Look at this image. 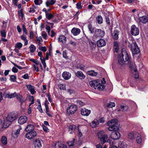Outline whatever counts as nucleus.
Here are the masks:
<instances>
[{
    "label": "nucleus",
    "instance_id": "nucleus-19",
    "mask_svg": "<svg viewBox=\"0 0 148 148\" xmlns=\"http://www.w3.org/2000/svg\"><path fill=\"white\" fill-rule=\"evenodd\" d=\"M80 30L78 28H73L71 30V32L74 36H77L79 34L80 32Z\"/></svg>",
    "mask_w": 148,
    "mask_h": 148
},
{
    "label": "nucleus",
    "instance_id": "nucleus-4",
    "mask_svg": "<svg viewBox=\"0 0 148 148\" xmlns=\"http://www.w3.org/2000/svg\"><path fill=\"white\" fill-rule=\"evenodd\" d=\"M98 138L100 140L102 144L108 141V136L107 134L104 133L103 131H99L97 134Z\"/></svg>",
    "mask_w": 148,
    "mask_h": 148
},
{
    "label": "nucleus",
    "instance_id": "nucleus-21",
    "mask_svg": "<svg viewBox=\"0 0 148 148\" xmlns=\"http://www.w3.org/2000/svg\"><path fill=\"white\" fill-rule=\"evenodd\" d=\"M99 124V121L97 119H95L90 123V125L92 128L96 127Z\"/></svg>",
    "mask_w": 148,
    "mask_h": 148
},
{
    "label": "nucleus",
    "instance_id": "nucleus-10",
    "mask_svg": "<svg viewBox=\"0 0 148 148\" xmlns=\"http://www.w3.org/2000/svg\"><path fill=\"white\" fill-rule=\"evenodd\" d=\"M95 35L97 36H100L103 37L105 35V33L104 31L100 29H97L95 32Z\"/></svg>",
    "mask_w": 148,
    "mask_h": 148
},
{
    "label": "nucleus",
    "instance_id": "nucleus-56",
    "mask_svg": "<svg viewBox=\"0 0 148 148\" xmlns=\"http://www.w3.org/2000/svg\"><path fill=\"white\" fill-rule=\"evenodd\" d=\"M59 86L60 89L64 90L65 89V86L64 84H61L59 85Z\"/></svg>",
    "mask_w": 148,
    "mask_h": 148
},
{
    "label": "nucleus",
    "instance_id": "nucleus-28",
    "mask_svg": "<svg viewBox=\"0 0 148 148\" xmlns=\"http://www.w3.org/2000/svg\"><path fill=\"white\" fill-rule=\"evenodd\" d=\"M118 43L117 42L115 41L114 42L113 49L114 51L115 52H117L119 49V47H118Z\"/></svg>",
    "mask_w": 148,
    "mask_h": 148
},
{
    "label": "nucleus",
    "instance_id": "nucleus-58",
    "mask_svg": "<svg viewBox=\"0 0 148 148\" xmlns=\"http://www.w3.org/2000/svg\"><path fill=\"white\" fill-rule=\"evenodd\" d=\"M121 109H122V111H126L128 109L127 107L126 106H121Z\"/></svg>",
    "mask_w": 148,
    "mask_h": 148
},
{
    "label": "nucleus",
    "instance_id": "nucleus-44",
    "mask_svg": "<svg viewBox=\"0 0 148 148\" xmlns=\"http://www.w3.org/2000/svg\"><path fill=\"white\" fill-rule=\"evenodd\" d=\"M115 103L114 102H110V103L107 104V106L109 108H112L115 106Z\"/></svg>",
    "mask_w": 148,
    "mask_h": 148
},
{
    "label": "nucleus",
    "instance_id": "nucleus-60",
    "mask_svg": "<svg viewBox=\"0 0 148 148\" xmlns=\"http://www.w3.org/2000/svg\"><path fill=\"white\" fill-rule=\"evenodd\" d=\"M16 47L19 48H20L22 46V44L21 42H18L16 44Z\"/></svg>",
    "mask_w": 148,
    "mask_h": 148
},
{
    "label": "nucleus",
    "instance_id": "nucleus-51",
    "mask_svg": "<svg viewBox=\"0 0 148 148\" xmlns=\"http://www.w3.org/2000/svg\"><path fill=\"white\" fill-rule=\"evenodd\" d=\"M134 77L135 78H137L139 77V75L137 72V70L136 69H135L134 70Z\"/></svg>",
    "mask_w": 148,
    "mask_h": 148
},
{
    "label": "nucleus",
    "instance_id": "nucleus-59",
    "mask_svg": "<svg viewBox=\"0 0 148 148\" xmlns=\"http://www.w3.org/2000/svg\"><path fill=\"white\" fill-rule=\"evenodd\" d=\"M42 37L45 39H46L47 37V35L46 33L45 32H42Z\"/></svg>",
    "mask_w": 148,
    "mask_h": 148
},
{
    "label": "nucleus",
    "instance_id": "nucleus-35",
    "mask_svg": "<svg viewBox=\"0 0 148 148\" xmlns=\"http://www.w3.org/2000/svg\"><path fill=\"white\" fill-rule=\"evenodd\" d=\"M17 99L19 100L21 103H23L24 102V99L23 96L20 95H18L17 94V95L16 96Z\"/></svg>",
    "mask_w": 148,
    "mask_h": 148
},
{
    "label": "nucleus",
    "instance_id": "nucleus-53",
    "mask_svg": "<svg viewBox=\"0 0 148 148\" xmlns=\"http://www.w3.org/2000/svg\"><path fill=\"white\" fill-rule=\"evenodd\" d=\"M42 127L44 131L46 132H49V130L45 125H42Z\"/></svg>",
    "mask_w": 148,
    "mask_h": 148
},
{
    "label": "nucleus",
    "instance_id": "nucleus-8",
    "mask_svg": "<svg viewBox=\"0 0 148 148\" xmlns=\"http://www.w3.org/2000/svg\"><path fill=\"white\" fill-rule=\"evenodd\" d=\"M77 106L75 105H71L67 109V112L71 114H74L77 110Z\"/></svg>",
    "mask_w": 148,
    "mask_h": 148
},
{
    "label": "nucleus",
    "instance_id": "nucleus-7",
    "mask_svg": "<svg viewBox=\"0 0 148 148\" xmlns=\"http://www.w3.org/2000/svg\"><path fill=\"white\" fill-rule=\"evenodd\" d=\"M113 131L110 134V138L114 140L119 139L121 136L120 133L116 131Z\"/></svg>",
    "mask_w": 148,
    "mask_h": 148
},
{
    "label": "nucleus",
    "instance_id": "nucleus-32",
    "mask_svg": "<svg viewBox=\"0 0 148 148\" xmlns=\"http://www.w3.org/2000/svg\"><path fill=\"white\" fill-rule=\"evenodd\" d=\"M66 40V37L64 36H60L58 38L59 41L62 42H65Z\"/></svg>",
    "mask_w": 148,
    "mask_h": 148
},
{
    "label": "nucleus",
    "instance_id": "nucleus-6",
    "mask_svg": "<svg viewBox=\"0 0 148 148\" xmlns=\"http://www.w3.org/2000/svg\"><path fill=\"white\" fill-rule=\"evenodd\" d=\"M131 34L133 36H137L139 33V29L135 25H133L131 27Z\"/></svg>",
    "mask_w": 148,
    "mask_h": 148
},
{
    "label": "nucleus",
    "instance_id": "nucleus-57",
    "mask_svg": "<svg viewBox=\"0 0 148 148\" xmlns=\"http://www.w3.org/2000/svg\"><path fill=\"white\" fill-rule=\"evenodd\" d=\"M22 27L23 29V31L24 33V34L25 33L26 35L27 34V30L25 27V25H22Z\"/></svg>",
    "mask_w": 148,
    "mask_h": 148
},
{
    "label": "nucleus",
    "instance_id": "nucleus-29",
    "mask_svg": "<svg viewBox=\"0 0 148 148\" xmlns=\"http://www.w3.org/2000/svg\"><path fill=\"white\" fill-rule=\"evenodd\" d=\"M118 62L119 64L121 65H123L125 63L124 61L122 59V56H121V54L118 57Z\"/></svg>",
    "mask_w": 148,
    "mask_h": 148
},
{
    "label": "nucleus",
    "instance_id": "nucleus-39",
    "mask_svg": "<svg viewBox=\"0 0 148 148\" xmlns=\"http://www.w3.org/2000/svg\"><path fill=\"white\" fill-rule=\"evenodd\" d=\"M1 141L4 145H6L7 143V139L5 136H3L1 139Z\"/></svg>",
    "mask_w": 148,
    "mask_h": 148
},
{
    "label": "nucleus",
    "instance_id": "nucleus-45",
    "mask_svg": "<svg viewBox=\"0 0 148 148\" xmlns=\"http://www.w3.org/2000/svg\"><path fill=\"white\" fill-rule=\"evenodd\" d=\"M18 13L19 17H21V18H23V10L21 9L19 11H18Z\"/></svg>",
    "mask_w": 148,
    "mask_h": 148
},
{
    "label": "nucleus",
    "instance_id": "nucleus-12",
    "mask_svg": "<svg viewBox=\"0 0 148 148\" xmlns=\"http://www.w3.org/2000/svg\"><path fill=\"white\" fill-rule=\"evenodd\" d=\"M97 44L98 47H102L106 45V42L104 40L101 39L97 41Z\"/></svg>",
    "mask_w": 148,
    "mask_h": 148
},
{
    "label": "nucleus",
    "instance_id": "nucleus-52",
    "mask_svg": "<svg viewBox=\"0 0 148 148\" xmlns=\"http://www.w3.org/2000/svg\"><path fill=\"white\" fill-rule=\"evenodd\" d=\"M90 47H91V49H93L95 48V47H96V45L94 42H91L90 43Z\"/></svg>",
    "mask_w": 148,
    "mask_h": 148
},
{
    "label": "nucleus",
    "instance_id": "nucleus-23",
    "mask_svg": "<svg viewBox=\"0 0 148 148\" xmlns=\"http://www.w3.org/2000/svg\"><path fill=\"white\" fill-rule=\"evenodd\" d=\"M99 82V81L96 80L91 81L89 82V84L91 86L95 89Z\"/></svg>",
    "mask_w": 148,
    "mask_h": 148
},
{
    "label": "nucleus",
    "instance_id": "nucleus-47",
    "mask_svg": "<svg viewBox=\"0 0 148 148\" xmlns=\"http://www.w3.org/2000/svg\"><path fill=\"white\" fill-rule=\"evenodd\" d=\"M34 2L35 5H39L42 3V0H34Z\"/></svg>",
    "mask_w": 148,
    "mask_h": 148
},
{
    "label": "nucleus",
    "instance_id": "nucleus-25",
    "mask_svg": "<svg viewBox=\"0 0 148 148\" xmlns=\"http://www.w3.org/2000/svg\"><path fill=\"white\" fill-rule=\"evenodd\" d=\"M35 148H40L42 146L40 141L39 139H36L34 142Z\"/></svg>",
    "mask_w": 148,
    "mask_h": 148
},
{
    "label": "nucleus",
    "instance_id": "nucleus-34",
    "mask_svg": "<svg viewBox=\"0 0 148 148\" xmlns=\"http://www.w3.org/2000/svg\"><path fill=\"white\" fill-rule=\"evenodd\" d=\"M88 28L91 34H92L95 31V27H92V25L89 24L88 25Z\"/></svg>",
    "mask_w": 148,
    "mask_h": 148
},
{
    "label": "nucleus",
    "instance_id": "nucleus-55",
    "mask_svg": "<svg viewBox=\"0 0 148 148\" xmlns=\"http://www.w3.org/2000/svg\"><path fill=\"white\" fill-rule=\"evenodd\" d=\"M39 49L40 50L44 52L46 51L47 50L46 48L45 47H39Z\"/></svg>",
    "mask_w": 148,
    "mask_h": 148
},
{
    "label": "nucleus",
    "instance_id": "nucleus-50",
    "mask_svg": "<svg viewBox=\"0 0 148 148\" xmlns=\"http://www.w3.org/2000/svg\"><path fill=\"white\" fill-rule=\"evenodd\" d=\"M16 78L15 76L14 75H11L10 76V80L13 82H15L16 81Z\"/></svg>",
    "mask_w": 148,
    "mask_h": 148
},
{
    "label": "nucleus",
    "instance_id": "nucleus-3",
    "mask_svg": "<svg viewBox=\"0 0 148 148\" xmlns=\"http://www.w3.org/2000/svg\"><path fill=\"white\" fill-rule=\"evenodd\" d=\"M107 125L109 126L108 130L110 131H116L119 129L118 126V121L117 119H112L107 123Z\"/></svg>",
    "mask_w": 148,
    "mask_h": 148
},
{
    "label": "nucleus",
    "instance_id": "nucleus-1",
    "mask_svg": "<svg viewBox=\"0 0 148 148\" xmlns=\"http://www.w3.org/2000/svg\"><path fill=\"white\" fill-rule=\"evenodd\" d=\"M17 118V115L13 112L9 114L6 117V120L4 121L3 127L6 128L8 127L10 125L11 122L16 119Z\"/></svg>",
    "mask_w": 148,
    "mask_h": 148
},
{
    "label": "nucleus",
    "instance_id": "nucleus-13",
    "mask_svg": "<svg viewBox=\"0 0 148 148\" xmlns=\"http://www.w3.org/2000/svg\"><path fill=\"white\" fill-rule=\"evenodd\" d=\"M90 110H89L85 108L82 109L81 111V114L84 116H87L90 114Z\"/></svg>",
    "mask_w": 148,
    "mask_h": 148
},
{
    "label": "nucleus",
    "instance_id": "nucleus-61",
    "mask_svg": "<svg viewBox=\"0 0 148 148\" xmlns=\"http://www.w3.org/2000/svg\"><path fill=\"white\" fill-rule=\"evenodd\" d=\"M37 108L40 112L42 113L43 112V111L42 110L41 105H38Z\"/></svg>",
    "mask_w": 148,
    "mask_h": 148
},
{
    "label": "nucleus",
    "instance_id": "nucleus-40",
    "mask_svg": "<svg viewBox=\"0 0 148 148\" xmlns=\"http://www.w3.org/2000/svg\"><path fill=\"white\" fill-rule=\"evenodd\" d=\"M85 67V65L82 64H78L76 66V68L77 69H80L82 71H84Z\"/></svg>",
    "mask_w": 148,
    "mask_h": 148
},
{
    "label": "nucleus",
    "instance_id": "nucleus-38",
    "mask_svg": "<svg viewBox=\"0 0 148 148\" xmlns=\"http://www.w3.org/2000/svg\"><path fill=\"white\" fill-rule=\"evenodd\" d=\"M75 102L77 105L80 106H83L85 104L84 103L79 99H77Z\"/></svg>",
    "mask_w": 148,
    "mask_h": 148
},
{
    "label": "nucleus",
    "instance_id": "nucleus-36",
    "mask_svg": "<svg viewBox=\"0 0 148 148\" xmlns=\"http://www.w3.org/2000/svg\"><path fill=\"white\" fill-rule=\"evenodd\" d=\"M134 134L133 132L130 133L128 134V138L132 140L135 137Z\"/></svg>",
    "mask_w": 148,
    "mask_h": 148
},
{
    "label": "nucleus",
    "instance_id": "nucleus-22",
    "mask_svg": "<svg viewBox=\"0 0 148 148\" xmlns=\"http://www.w3.org/2000/svg\"><path fill=\"white\" fill-rule=\"evenodd\" d=\"M128 65L129 67L132 70H134L136 68V66L134 62L130 60L128 62Z\"/></svg>",
    "mask_w": 148,
    "mask_h": 148
},
{
    "label": "nucleus",
    "instance_id": "nucleus-26",
    "mask_svg": "<svg viewBox=\"0 0 148 148\" xmlns=\"http://www.w3.org/2000/svg\"><path fill=\"white\" fill-rule=\"evenodd\" d=\"M104 88V85L100 83L99 82L95 89H97L99 90H101L103 89Z\"/></svg>",
    "mask_w": 148,
    "mask_h": 148
},
{
    "label": "nucleus",
    "instance_id": "nucleus-46",
    "mask_svg": "<svg viewBox=\"0 0 148 148\" xmlns=\"http://www.w3.org/2000/svg\"><path fill=\"white\" fill-rule=\"evenodd\" d=\"M136 140L137 143L138 144L140 143H141L142 141V138L140 135L136 137Z\"/></svg>",
    "mask_w": 148,
    "mask_h": 148
},
{
    "label": "nucleus",
    "instance_id": "nucleus-20",
    "mask_svg": "<svg viewBox=\"0 0 148 148\" xmlns=\"http://www.w3.org/2000/svg\"><path fill=\"white\" fill-rule=\"evenodd\" d=\"M55 147V148H67L66 145L63 144L61 142H59L56 143Z\"/></svg>",
    "mask_w": 148,
    "mask_h": 148
},
{
    "label": "nucleus",
    "instance_id": "nucleus-17",
    "mask_svg": "<svg viewBox=\"0 0 148 148\" xmlns=\"http://www.w3.org/2000/svg\"><path fill=\"white\" fill-rule=\"evenodd\" d=\"M75 75L80 79H84L85 78V76L81 71H77L75 73Z\"/></svg>",
    "mask_w": 148,
    "mask_h": 148
},
{
    "label": "nucleus",
    "instance_id": "nucleus-18",
    "mask_svg": "<svg viewBox=\"0 0 148 148\" xmlns=\"http://www.w3.org/2000/svg\"><path fill=\"white\" fill-rule=\"evenodd\" d=\"M62 76L65 79L68 80L71 78V75L69 72L65 71L63 73Z\"/></svg>",
    "mask_w": 148,
    "mask_h": 148
},
{
    "label": "nucleus",
    "instance_id": "nucleus-31",
    "mask_svg": "<svg viewBox=\"0 0 148 148\" xmlns=\"http://www.w3.org/2000/svg\"><path fill=\"white\" fill-rule=\"evenodd\" d=\"M96 20L99 24H101L103 23V18L101 15H98L96 18Z\"/></svg>",
    "mask_w": 148,
    "mask_h": 148
},
{
    "label": "nucleus",
    "instance_id": "nucleus-27",
    "mask_svg": "<svg viewBox=\"0 0 148 148\" xmlns=\"http://www.w3.org/2000/svg\"><path fill=\"white\" fill-rule=\"evenodd\" d=\"M56 0H48L46 2V5L47 7H48L50 5H53L56 2Z\"/></svg>",
    "mask_w": 148,
    "mask_h": 148
},
{
    "label": "nucleus",
    "instance_id": "nucleus-5",
    "mask_svg": "<svg viewBox=\"0 0 148 148\" xmlns=\"http://www.w3.org/2000/svg\"><path fill=\"white\" fill-rule=\"evenodd\" d=\"M37 135L36 132L35 130H34L27 132L25 134V137L29 140H31L35 137Z\"/></svg>",
    "mask_w": 148,
    "mask_h": 148
},
{
    "label": "nucleus",
    "instance_id": "nucleus-54",
    "mask_svg": "<svg viewBox=\"0 0 148 148\" xmlns=\"http://www.w3.org/2000/svg\"><path fill=\"white\" fill-rule=\"evenodd\" d=\"M49 104V103L48 102L47 99H46L45 101V102L44 103V105H45V108H47H47H49L48 105V104Z\"/></svg>",
    "mask_w": 148,
    "mask_h": 148
},
{
    "label": "nucleus",
    "instance_id": "nucleus-62",
    "mask_svg": "<svg viewBox=\"0 0 148 148\" xmlns=\"http://www.w3.org/2000/svg\"><path fill=\"white\" fill-rule=\"evenodd\" d=\"M22 77L25 79L29 78V75L27 73L25 74L23 76H22Z\"/></svg>",
    "mask_w": 148,
    "mask_h": 148
},
{
    "label": "nucleus",
    "instance_id": "nucleus-63",
    "mask_svg": "<svg viewBox=\"0 0 148 148\" xmlns=\"http://www.w3.org/2000/svg\"><path fill=\"white\" fill-rule=\"evenodd\" d=\"M46 112L47 114L50 117H52V115L49 113V108H45Z\"/></svg>",
    "mask_w": 148,
    "mask_h": 148
},
{
    "label": "nucleus",
    "instance_id": "nucleus-43",
    "mask_svg": "<svg viewBox=\"0 0 148 148\" xmlns=\"http://www.w3.org/2000/svg\"><path fill=\"white\" fill-rule=\"evenodd\" d=\"M1 36L2 37H5L6 36V32L5 29H2L0 31Z\"/></svg>",
    "mask_w": 148,
    "mask_h": 148
},
{
    "label": "nucleus",
    "instance_id": "nucleus-24",
    "mask_svg": "<svg viewBox=\"0 0 148 148\" xmlns=\"http://www.w3.org/2000/svg\"><path fill=\"white\" fill-rule=\"evenodd\" d=\"M17 93L15 92L13 93H10L9 92L7 93H5V97L10 99H11L15 97Z\"/></svg>",
    "mask_w": 148,
    "mask_h": 148
},
{
    "label": "nucleus",
    "instance_id": "nucleus-42",
    "mask_svg": "<svg viewBox=\"0 0 148 148\" xmlns=\"http://www.w3.org/2000/svg\"><path fill=\"white\" fill-rule=\"evenodd\" d=\"M46 18L49 20L51 19L53 17V15L51 13L48 12L45 14Z\"/></svg>",
    "mask_w": 148,
    "mask_h": 148
},
{
    "label": "nucleus",
    "instance_id": "nucleus-11",
    "mask_svg": "<svg viewBox=\"0 0 148 148\" xmlns=\"http://www.w3.org/2000/svg\"><path fill=\"white\" fill-rule=\"evenodd\" d=\"M27 120V118L25 116H21L18 120V123L20 124H23L25 123Z\"/></svg>",
    "mask_w": 148,
    "mask_h": 148
},
{
    "label": "nucleus",
    "instance_id": "nucleus-41",
    "mask_svg": "<svg viewBox=\"0 0 148 148\" xmlns=\"http://www.w3.org/2000/svg\"><path fill=\"white\" fill-rule=\"evenodd\" d=\"M75 141V139L74 138L71 141L69 140L67 142V143L69 146H72L73 145Z\"/></svg>",
    "mask_w": 148,
    "mask_h": 148
},
{
    "label": "nucleus",
    "instance_id": "nucleus-2",
    "mask_svg": "<svg viewBox=\"0 0 148 148\" xmlns=\"http://www.w3.org/2000/svg\"><path fill=\"white\" fill-rule=\"evenodd\" d=\"M128 47L131 49L133 55L137 54L140 52V50L135 40H130L128 42Z\"/></svg>",
    "mask_w": 148,
    "mask_h": 148
},
{
    "label": "nucleus",
    "instance_id": "nucleus-30",
    "mask_svg": "<svg viewBox=\"0 0 148 148\" xmlns=\"http://www.w3.org/2000/svg\"><path fill=\"white\" fill-rule=\"evenodd\" d=\"M87 74L88 75L92 76H96L97 75L98 73L92 70L88 71Z\"/></svg>",
    "mask_w": 148,
    "mask_h": 148
},
{
    "label": "nucleus",
    "instance_id": "nucleus-14",
    "mask_svg": "<svg viewBox=\"0 0 148 148\" xmlns=\"http://www.w3.org/2000/svg\"><path fill=\"white\" fill-rule=\"evenodd\" d=\"M139 21L143 24L148 23V16H143L139 18Z\"/></svg>",
    "mask_w": 148,
    "mask_h": 148
},
{
    "label": "nucleus",
    "instance_id": "nucleus-48",
    "mask_svg": "<svg viewBox=\"0 0 148 148\" xmlns=\"http://www.w3.org/2000/svg\"><path fill=\"white\" fill-rule=\"evenodd\" d=\"M21 129V127H19V128L17 130L16 132L14 133V134L16 137L18 136L20 133V130Z\"/></svg>",
    "mask_w": 148,
    "mask_h": 148
},
{
    "label": "nucleus",
    "instance_id": "nucleus-9",
    "mask_svg": "<svg viewBox=\"0 0 148 148\" xmlns=\"http://www.w3.org/2000/svg\"><path fill=\"white\" fill-rule=\"evenodd\" d=\"M121 56H122V59L124 60L125 62H128L130 60V57L127 51H125L122 52Z\"/></svg>",
    "mask_w": 148,
    "mask_h": 148
},
{
    "label": "nucleus",
    "instance_id": "nucleus-37",
    "mask_svg": "<svg viewBox=\"0 0 148 148\" xmlns=\"http://www.w3.org/2000/svg\"><path fill=\"white\" fill-rule=\"evenodd\" d=\"M29 48L30 49V52L31 53L34 52L36 50V47L33 45L31 44V45L29 47Z\"/></svg>",
    "mask_w": 148,
    "mask_h": 148
},
{
    "label": "nucleus",
    "instance_id": "nucleus-33",
    "mask_svg": "<svg viewBox=\"0 0 148 148\" xmlns=\"http://www.w3.org/2000/svg\"><path fill=\"white\" fill-rule=\"evenodd\" d=\"M75 127V126L74 125H71L69 126V132L70 134L72 133L74 131Z\"/></svg>",
    "mask_w": 148,
    "mask_h": 148
},
{
    "label": "nucleus",
    "instance_id": "nucleus-49",
    "mask_svg": "<svg viewBox=\"0 0 148 148\" xmlns=\"http://www.w3.org/2000/svg\"><path fill=\"white\" fill-rule=\"evenodd\" d=\"M30 60L31 62H33V63H35L36 65H38L39 64V61L37 60L36 59H31Z\"/></svg>",
    "mask_w": 148,
    "mask_h": 148
},
{
    "label": "nucleus",
    "instance_id": "nucleus-16",
    "mask_svg": "<svg viewBox=\"0 0 148 148\" xmlns=\"http://www.w3.org/2000/svg\"><path fill=\"white\" fill-rule=\"evenodd\" d=\"M119 31L118 30H115L112 33V38L115 40H116L119 38Z\"/></svg>",
    "mask_w": 148,
    "mask_h": 148
},
{
    "label": "nucleus",
    "instance_id": "nucleus-15",
    "mask_svg": "<svg viewBox=\"0 0 148 148\" xmlns=\"http://www.w3.org/2000/svg\"><path fill=\"white\" fill-rule=\"evenodd\" d=\"M35 127L34 125L31 124H29L26 127L25 131L28 132L35 130Z\"/></svg>",
    "mask_w": 148,
    "mask_h": 148
},
{
    "label": "nucleus",
    "instance_id": "nucleus-64",
    "mask_svg": "<svg viewBox=\"0 0 148 148\" xmlns=\"http://www.w3.org/2000/svg\"><path fill=\"white\" fill-rule=\"evenodd\" d=\"M76 6L78 9H81L82 8V6L81 5V3L80 2H79L78 3H77L76 4Z\"/></svg>",
    "mask_w": 148,
    "mask_h": 148
}]
</instances>
